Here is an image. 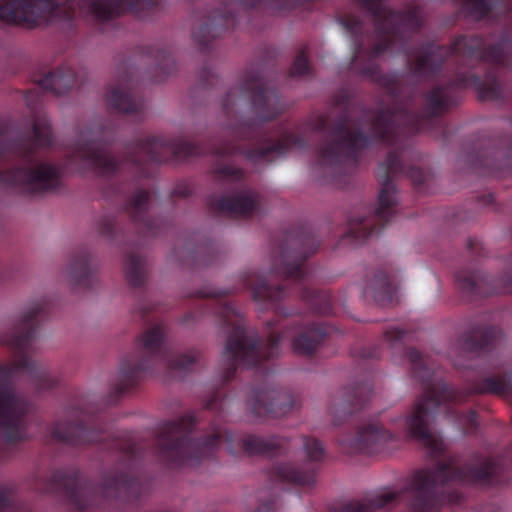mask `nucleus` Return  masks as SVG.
<instances>
[{
  "mask_svg": "<svg viewBox=\"0 0 512 512\" xmlns=\"http://www.w3.org/2000/svg\"><path fill=\"white\" fill-rule=\"evenodd\" d=\"M294 347H295V349H297V350H301V347H300V345H299V341H297V342L294 344Z\"/></svg>",
  "mask_w": 512,
  "mask_h": 512,
  "instance_id": "423d86ee",
  "label": "nucleus"
},
{
  "mask_svg": "<svg viewBox=\"0 0 512 512\" xmlns=\"http://www.w3.org/2000/svg\"><path fill=\"white\" fill-rule=\"evenodd\" d=\"M418 421H420V416H417V417L413 420V424H414L415 422H418Z\"/></svg>",
  "mask_w": 512,
  "mask_h": 512,
  "instance_id": "0eeeda50",
  "label": "nucleus"
},
{
  "mask_svg": "<svg viewBox=\"0 0 512 512\" xmlns=\"http://www.w3.org/2000/svg\"><path fill=\"white\" fill-rule=\"evenodd\" d=\"M87 3L89 5V7L91 8V12L93 14H95L96 17H98V18L106 17L105 12L103 11L104 5L101 2L95 1V0H87Z\"/></svg>",
  "mask_w": 512,
  "mask_h": 512,
  "instance_id": "7ed1b4c3",
  "label": "nucleus"
},
{
  "mask_svg": "<svg viewBox=\"0 0 512 512\" xmlns=\"http://www.w3.org/2000/svg\"><path fill=\"white\" fill-rule=\"evenodd\" d=\"M145 345H146V346H150V345H151L150 341H149V340H147V341L145 342Z\"/></svg>",
  "mask_w": 512,
  "mask_h": 512,
  "instance_id": "6e6552de",
  "label": "nucleus"
},
{
  "mask_svg": "<svg viewBox=\"0 0 512 512\" xmlns=\"http://www.w3.org/2000/svg\"><path fill=\"white\" fill-rule=\"evenodd\" d=\"M28 181L36 189H50L58 182V172L52 166L41 165L30 173Z\"/></svg>",
  "mask_w": 512,
  "mask_h": 512,
  "instance_id": "f03ea898",
  "label": "nucleus"
},
{
  "mask_svg": "<svg viewBox=\"0 0 512 512\" xmlns=\"http://www.w3.org/2000/svg\"><path fill=\"white\" fill-rule=\"evenodd\" d=\"M311 445L313 446L314 450H313V452L311 453L310 456H311L312 459L316 460V459H318L322 455L323 449H322L321 445L317 441H313L311 443Z\"/></svg>",
  "mask_w": 512,
  "mask_h": 512,
  "instance_id": "20e7f679",
  "label": "nucleus"
},
{
  "mask_svg": "<svg viewBox=\"0 0 512 512\" xmlns=\"http://www.w3.org/2000/svg\"><path fill=\"white\" fill-rule=\"evenodd\" d=\"M47 8L43 0H15L0 7V18L31 27L45 19Z\"/></svg>",
  "mask_w": 512,
  "mask_h": 512,
  "instance_id": "f257e3e1",
  "label": "nucleus"
},
{
  "mask_svg": "<svg viewBox=\"0 0 512 512\" xmlns=\"http://www.w3.org/2000/svg\"><path fill=\"white\" fill-rule=\"evenodd\" d=\"M307 68V63H306V60L301 58L299 59L296 63H295V66H294V73H297V74H302L305 72Z\"/></svg>",
  "mask_w": 512,
  "mask_h": 512,
  "instance_id": "39448f33",
  "label": "nucleus"
}]
</instances>
